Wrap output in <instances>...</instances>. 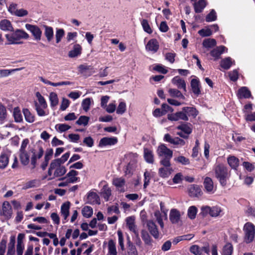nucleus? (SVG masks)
<instances>
[{
    "mask_svg": "<svg viewBox=\"0 0 255 255\" xmlns=\"http://www.w3.org/2000/svg\"><path fill=\"white\" fill-rule=\"evenodd\" d=\"M217 19L216 12L214 9H212L210 13L206 17L207 22H211L216 20Z\"/></svg>",
    "mask_w": 255,
    "mask_h": 255,
    "instance_id": "61",
    "label": "nucleus"
},
{
    "mask_svg": "<svg viewBox=\"0 0 255 255\" xmlns=\"http://www.w3.org/2000/svg\"><path fill=\"white\" fill-rule=\"evenodd\" d=\"M190 251L195 255H201L202 250L197 245H193L190 248Z\"/></svg>",
    "mask_w": 255,
    "mask_h": 255,
    "instance_id": "64",
    "label": "nucleus"
},
{
    "mask_svg": "<svg viewBox=\"0 0 255 255\" xmlns=\"http://www.w3.org/2000/svg\"><path fill=\"white\" fill-rule=\"evenodd\" d=\"M237 96L239 99H247L251 97V93L247 87H243L238 91Z\"/></svg>",
    "mask_w": 255,
    "mask_h": 255,
    "instance_id": "28",
    "label": "nucleus"
},
{
    "mask_svg": "<svg viewBox=\"0 0 255 255\" xmlns=\"http://www.w3.org/2000/svg\"><path fill=\"white\" fill-rule=\"evenodd\" d=\"M181 214L180 212L176 209L170 210L169 220L172 224L178 223L180 220Z\"/></svg>",
    "mask_w": 255,
    "mask_h": 255,
    "instance_id": "20",
    "label": "nucleus"
},
{
    "mask_svg": "<svg viewBox=\"0 0 255 255\" xmlns=\"http://www.w3.org/2000/svg\"><path fill=\"white\" fill-rule=\"evenodd\" d=\"M87 202L90 204H100V199L98 195L94 192L88 193L87 198Z\"/></svg>",
    "mask_w": 255,
    "mask_h": 255,
    "instance_id": "19",
    "label": "nucleus"
},
{
    "mask_svg": "<svg viewBox=\"0 0 255 255\" xmlns=\"http://www.w3.org/2000/svg\"><path fill=\"white\" fill-rule=\"evenodd\" d=\"M201 214L203 216H206L209 214L212 217H217L222 216L223 210L218 206L210 207L208 206H204L201 207Z\"/></svg>",
    "mask_w": 255,
    "mask_h": 255,
    "instance_id": "5",
    "label": "nucleus"
},
{
    "mask_svg": "<svg viewBox=\"0 0 255 255\" xmlns=\"http://www.w3.org/2000/svg\"><path fill=\"white\" fill-rule=\"evenodd\" d=\"M141 24L145 32L148 34H151L152 32V30L146 19H142Z\"/></svg>",
    "mask_w": 255,
    "mask_h": 255,
    "instance_id": "57",
    "label": "nucleus"
},
{
    "mask_svg": "<svg viewBox=\"0 0 255 255\" xmlns=\"http://www.w3.org/2000/svg\"><path fill=\"white\" fill-rule=\"evenodd\" d=\"M89 118L85 116H81L76 121V124L79 126H86L88 124Z\"/></svg>",
    "mask_w": 255,
    "mask_h": 255,
    "instance_id": "54",
    "label": "nucleus"
},
{
    "mask_svg": "<svg viewBox=\"0 0 255 255\" xmlns=\"http://www.w3.org/2000/svg\"><path fill=\"white\" fill-rule=\"evenodd\" d=\"M176 129L180 130L177 132V135L183 138H187L192 132V126L190 123H184L178 126Z\"/></svg>",
    "mask_w": 255,
    "mask_h": 255,
    "instance_id": "7",
    "label": "nucleus"
},
{
    "mask_svg": "<svg viewBox=\"0 0 255 255\" xmlns=\"http://www.w3.org/2000/svg\"><path fill=\"white\" fill-rule=\"evenodd\" d=\"M36 96L38 101V103H37L38 105H40V106L42 108H47V105L46 101L40 93L39 92H37L36 93Z\"/></svg>",
    "mask_w": 255,
    "mask_h": 255,
    "instance_id": "56",
    "label": "nucleus"
},
{
    "mask_svg": "<svg viewBox=\"0 0 255 255\" xmlns=\"http://www.w3.org/2000/svg\"><path fill=\"white\" fill-rule=\"evenodd\" d=\"M188 192L191 197H199L202 193L201 188L197 185H191L188 188Z\"/></svg>",
    "mask_w": 255,
    "mask_h": 255,
    "instance_id": "18",
    "label": "nucleus"
},
{
    "mask_svg": "<svg viewBox=\"0 0 255 255\" xmlns=\"http://www.w3.org/2000/svg\"><path fill=\"white\" fill-rule=\"evenodd\" d=\"M49 100L50 102L51 107H54L58 103V99L57 94L51 92L49 95Z\"/></svg>",
    "mask_w": 255,
    "mask_h": 255,
    "instance_id": "51",
    "label": "nucleus"
},
{
    "mask_svg": "<svg viewBox=\"0 0 255 255\" xmlns=\"http://www.w3.org/2000/svg\"><path fill=\"white\" fill-rule=\"evenodd\" d=\"M234 62L230 57H227L221 61V67L225 70L229 69Z\"/></svg>",
    "mask_w": 255,
    "mask_h": 255,
    "instance_id": "41",
    "label": "nucleus"
},
{
    "mask_svg": "<svg viewBox=\"0 0 255 255\" xmlns=\"http://www.w3.org/2000/svg\"><path fill=\"white\" fill-rule=\"evenodd\" d=\"M125 183V180L122 177L115 178L113 180V184L121 192H125L124 185Z\"/></svg>",
    "mask_w": 255,
    "mask_h": 255,
    "instance_id": "23",
    "label": "nucleus"
},
{
    "mask_svg": "<svg viewBox=\"0 0 255 255\" xmlns=\"http://www.w3.org/2000/svg\"><path fill=\"white\" fill-rule=\"evenodd\" d=\"M5 37L9 44H19V41L21 39L28 38V34L22 30L16 29L11 34H6Z\"/></svg>",
    "mask_w": 255,
    "mask_h": 255,
    "instance_id": "4",
    "label": "nucleus"
},
{
    "mask_svg": "<svg viewBox=\"0 0 255 255\" xmlns=\"http://www.w3.org/2000/svg\"><path fill=\"white\" fill-rule=\"evenodd\" d=\"M117 142L118 138L116 137H105L100 140L98 146L100 147L112 146L115 145Z\"/></svg>",
    "mask_w": 255,
    "mask_h": 255,
    "instance_id": "12",
    "label": "nucleus"
},
{
    "mask_svg": "<svg viewBox=\"0 0 255 255\" xmlns=\"http://www.w3.org/2000/svg\"><path fill=\"white\" fill-rule=\"evenodd\" d=\"M191 87L193 93L196 95L201 93L200 82L197 79H193L191 81Z\"/></svg>",
    "mask_w": 255,
    "mask_h": 255,
    "instance_id": "30",
    "label": "nucleus"
},
{
    "mask_svg": "<svg viewBox=\"0 0 255 255\" xmlns=\"http://www.w3.org/2000/svg\"><path fill=\"white\" fill-rule=\"evenodd\" d=\"M203 184L205 190L207 193L212 194L214 192L213 181L210 177H206Z\"/></svg>",
    "mask_w": 255,
    "mask_h": 255,
    "instance_id": "21",
    "label": "nucleus"
},
{
    "mask_svg": "<svg viewBox=\"0 0 255 255\" xmlns=\"http://www.w3.org/2000/svg\"><path fill=\"white\" fill-rule=\"evenodd\" d=\"M70 202H67L63 203L61 207V216L64 218L63 222L64 223L66 222L67 218L69 215Z\"/></svg>",
    "mask_w": 255,
    "mask_h": 255,
    "instance_id": "27",
    "label": "nucleus"
},
{
    "mask_svg": "<svg viewBox=\"0 0 255 255\" xmlns=\"http://www.w3.org/2000/svg\"><path fill=\"white\" fill-rule=\"evenodd\" d=\"M40 185V181L38 179H33L26 182L23 184L22 189L27 190L29 188L38 187Z\"/></svg>",
    "mask_w": 255,
    "mask_h": 255,
    "instance_id": "31",
    "label": "nucleus"
},
{
    "mask_svg": "<svg viewBox=\"0 0 255 255\" xmlns=\"http://www.w3.org/2000/svg\"><path fill=\"white\" fill-rule=\"evenodd\" d=\"M197 212V208L192 206L189 208L188 210V216L191 219H194L195 218Z\"/></svg>",
    "mask_w": 255,
    "mask_h": 255,
    "instance_id": "58",
    "label": "nucleus"
},
{
    "mask_svg": "<svg viewBox=\"0 0 255 255\" xmlns=\"http://www.w3.org/2000/svg\"><path fill=\"white\" fill-rule=\"evenodd\" d=\"M159 46L157 40L156 39L153 38L148 41L145 46V49L147 51L154 53L158 51Z\"/></svg>",
    "mask_w": 255,
    "mask_h": 255,
    "instance_id": "15",
    "label": "nucleus"
},
{
    "mask_svg": "<svg viewBox=\"0 0 255 255\" xmlns=\"http://www.w3.org/2000/svg\"><path fill=\"white\" fill-rule=\"evenodd\" d=\"M147 227L151 235L155 238L159 237V232L155 223L151 220L147 222Z\"/></svg>",
    "mask_w": 255,
    "mask_h": 255,
    "instance_id": "17",
    "label": "nucleus"
},
{
    "mask_svg": "<svg viewBox=\"0 0 255 255\" xmlns=\"http://www.w3.org/2000/svg\"><path fill=\"white\" fill-rule=\"evenodd\" d=\"M216 44V41L214 39H206L203 42V46L206 48H210Z\"/></svg>",
    "mask_w": 255,
    "mask_h": 255,
    "instance_id": "50",
    "label": "nucleus"
},
{
    "mask_svg": "<svg viewBox=\"0 0 255 255\" xmlns=\"http://www.w3.org/2000/svg\"><path fill=\"white\" fill-rule=\"evenodd\" d=\"M70 128L71 127L70 126L65 124H58L55 126V129L60 133L65 132L69 130Z\"/></svg>",
    "mask_w": 255,
    "mask_h": 255,
    "instance_id": "48",
    "label": "nucleus"
},
{
    "mask_svg": "<svg viewBox=\"0 0 255 255\" xmlns=\"http://www.w3.org/2000/svg\"><path fill=\"white\" fill-rule=\"evenodd\" d=\"M245 241L247 243H251L255 236V226L251 222L246 223L244 226Z\"/></svg>",
    "mask_w": 255,
    "mask_h": 255,
    "instance_id": "6",
    "label": "nucleus"
},
{
    "mask_svg": "<svg viewBox=\"0 0 255 255\" xmlns=\"http://www.w3.org/2000/svg\"><path fill=\"white\" fill-rule=\"evenodd\" d=\"M29 140L25 138L23 140L19 149V158L22 164L27 165L29 162L30 149L28 150L27 146Z\"/></svg>",
    "mask_w": 255,
    "mask_h": 255,
    "instance_id": "3",
    "label": "nucleus"
},
{
    "mask_svg": "<svg viewBox=\"0 0 255 255\" xmlns=\"http://www.w3.org/2000/svg\"><path fill=\"white\" fill-rule=\"evenodd\" d=\"M93 209L90 206H85L82 209L83 216L86 218L90 217L93 214Z\"/></svg>",
    "mask_w": 255,
    "mask_h": 255,
    "instance_id": "55",
    "label": "nucleus"
},
{
    "mask_svg": "<svg viewBox=\"0 0 255 255\" xmlns=\"http://www.w3.org/2000/svg\"><path fill=\"white\" fill-rule=\"evenodd\" d=\"M108 252L107 255H118L116 244L112 240H110L108 245Z\"/></svg>",
    "mask_w": 255,
    "mask_h": 255,
    "instance_id": "33",
    "label": "nucleus"
},
{
    "mask_svg": "<svg viewBox=\"0 0 255 255\" xmlns=\"http://www.w3.org/2000/svg\"><path fill=\"white\" fill-rule=\"evenodd\" d=\"M233 252V247L231 244L227 243L223 248L222 255H232Z\"/></svg>",
    "mask_w": 255,
    "mask_h": 255,
    "instance_id": "44",
    "label": "nucleus"
},
{
    "mask_svg": "<svg viewBox=\"0 0 255 255\" xmlns=\"http://www.w3.org/2000/svg\"><path fill=\"white\" fill-rule=\"evenodd\" d=\"M25 28L31 33L36 40L39 41L41 39L42 31L38 26L30 24H26Z\"/></svg>",
    "mask_w": 255,
    "mask_h": 255,
    "instance_id": "9",
    "label": "nucleus"
},
{
    "mask_svg": "<svg viewBox=\"0 0 255 255\" xmlns=\"http://www.w3.org/2000/svg\"><path fill=\"white\" fill-rule=\"evenodd\" d=\"M128 255H138L135 246L129 240L128 242Z\"/></svg>",
    "mask_w": 255,
    "mask_h": 255,
    "instance_id": "46",
    "label": "nucleus"
},
{
    "mask_svg": "<svg viewBox=\"0 0 255 255\" xmlns=\"http://www.w3.org/2000/svg\"><path fill=\"white\" fill-rule=\"evenodd\" d=\"M213 170L215 177L219 180L220 184L225 187L227 184V181L229 179L231 174L227 167L222 164H216Z\"/></svg>",
    "mask_w": 255,
    "mask_h": 255,
    "instance_id": "1",
    "label": "nucleus"
},
{
    "mask_svg": "<svg viewBox=\"0 0 255 255\" xmlns=\"http://www.w3.org/2000/svg\"><path fill=\"white\" fill-rule=\"evenodd\" d=\"M78 175V171L71 170L66 174L65 178H67V181H68L70 183H74L77 182L79 179V178L77 177Z\"/></svg>",
    "mask_w": 255,
    "mask_h": 255,
    "instance_id": "26",
    "label": "nucleus"
},
{
    "mask_svg": "<svg viewBox=\"0 0 255 255\" xmlns=\"http://www.w3.org/2000/svg\"><path fill=\"white\" fill-rule=\"evenodd\" d=\"M144 158L147 162L152 163L154 161L152 151L147 148H144Z\"/></svg>",
    "mask_w": 255,
    "mask_h": 255,
    "instance_id": "37",
    "label": "nucleus"
},
{
    "mask_svg": "<svg viewBox=\"0 0 255 255\" xmlns=\"http://www.w3.org/2000/svg\"><path fill=\"white\" fill-rule=\"evenodd\" d=\"M126 110V104L124 102H121L117 108L116 112L118 114L122 115Z\"/></svg>",
    "mask_w": 255,
    "mask_h": 255,
    "instance_id": "62",
    "label": "nucleus"
},
{
    "mask_svg": "<svg viewBox=\"0 0 255 255\" xmlns=\"http://www.w3.org/2000/svg\"><path fill=\"white\" fill-rule=\"evenodd\" d=\"M171 167H161L159 169V175L162 178H167L171 174Z\"/></svg>",
    "mask_w": 255,
    "mask_h": 255,
    "instance_id": "42",
    "label": "nucleus"
},
{
    "mask_svg": "<svg viewBox=\"0 0 255 255\" xmlns=\"http://www.w3.org/2000/svg\"><path fill=\"white\" fill-rule=\"evenodd\" d=\"M23 113L25 119V120L28 123H33L34 121V116L27 109H24L23 110Z\"/></svg>",
    "mask_w": 255,
    "mask_h": 255,
    "instance_id": "49",
    "label": "nucleus"
},
{
    "mask_svg": "<svg viewBox=\"0 0 255 255\" xmlns=\"http://www.w3.org/2000/svg\"><path fill=\"white\" fill-rule=\"evenodd\" d=\"M15 254V240L14 238H11L8 245L7 252L6 255H14Z\"/></svg>",
    "mask_w": 255,
    "mask_h": 255,
    "instance_id": "45",
    "label": "nucleus"
},
{
    "mask_svg": "<svg viewBox=\"0 0 255 255\" xmlns=\"http://www.w3.org/2000/svg\"><path fill=\"white\" fill-rule=\"evenodd\" d=\"M170 95L173 97L180 98L183 100L185 99L184 96L177 89H170L168 90Z\"/></svg>",
    "mask_w": 255,
    "mask_h": 255,
    "instance_id": "47",
    "label": "nucleus"
},
{
    "mask_svg": "<svg viewBox=\"0 0 255 255\" xmlns=\"http://www.w3.org/2000/svg\"><path fill=\"white\" fill-rule=\"evenodd\" d=\"M172 83L176 85L178 89H182L184 92H186V83L184 80L179 76H175L172 79Z\"/></svg>",
    "mask_w": 255,
    "mask_h": 255,
    "instance_id": "24",
    "label": "nucleus"
},
{
    "mask_svg": "<svg viewBox=\"0 0 255 255\" xmlns=\"http://www.w3.org/2000/svg\"><path fill=\"white\" fill-rule=\"evenodd\" d=\"M32 155L31 158V168L34 169L37 165V160L41 158L43 155L44 150L41 146H38L37 149H30Z\"/></svg>",
    "mask_w": 255,
    "mask_h": 255,
    "instance_id": "8",
    "label": "nucleus"
},
{
    "mask_svg": "<svg viewBox=\"0 0 255 255\" xmlns=\"http://www.w3.org/2000/svg\"><path fill=\"white\" fill-rule=\"evenodd\" d=\"M65 35V31L62 28H56L55 38L56 43H59Z\"/></svg>",
    "mask_w": 255,
    "mask_h": 255,
    "instance_id": "52",
    "label": "nucleus"
},
{
    "mask_svg": "<svg viewBox=\"0 0 255 255\" xmlns=\"http://www.w3.org/2000/svg\"><path fill=\"white\" fill-rule=\"evenodd\" d=\"M163 139L165 141L169 142L171 144L183 146L185 144V141L178 137H172L169 133L164 135Z\"/></svg>",
    "mask_w": 255,
    "mask_h": 255,
    "instance_id": "13",
    "label": "nucleus"
},
{
    "mask_svg": "<svg viewBox=\"0 0 255 255\" xmlns=\"http://www.w3.org/2000/svg\"><path fill=\"white\" fill-rule=\"evenodd\" d=\"M157 152L158 156L163 157H172L173 155L172 151L164 144H162L158 147Z\"/></svg>",
    "mask_w": 255,
    "mask_h": 255,
    "instance_id": "14",
    "label": "nucleus"
},
{
    "mask_svg": "<svg viewBox=\"0 0 255 255\" xmlns=\"http://www.w3.org/2000/svg\"><path fill=\"white\" fill-rule=\"evenodd\" d=\"M66 172L65 167L58 160L54 159L52 161L48 171L49 175L53 174L55 177H58L64 175Z\"/></svg>",
    "mask_w": 255,
    "mask_h": 255,
    "instance_id": "2",
    "label": "nucleus"
},
{
    "mask_svg": "<svg viewBox=\"0 0 255 255\" xmlns=\"http://www.w3.org/2000/svg\"><path fill=\"white\" fill-rule=\"evenodd\" d=\"M6 117V111L5 108L0 104V123L2 124Z\"/></svg>",
    "mask_w": 255,
    "mask_h": 255,
    "instance_id": "60",
    "label": "nucleus"
},
{
    "mask_svg": "<svg viewBox=\"0 0 255 255\" xmlns=\"http://www.w3.org/2000/svg\"><path fill=\"white\" fill-rule=\"evenodd\" d=\"M182 110L186 114L188 117L191 116L194 118L198 114V111L194 107H185L182 108Z\"/></svg>",
    "mask_w": 255,
    "mask_h": 255,
    "instance_id": "34",
    "label": "nucleus"
},
{
    "mask_svg": "<svg viewBox=\"0 0 255 255\" xmlns=\"http://www.w3.org/2000/svg\"><path fill=\"white\" fill-rule=\"evenodd\" d=\"M141 236L145 245L147 246H151L152 239L146 231L145 230H142L141 231Z\"/></svg>",
    "mask_w": 255,
    "mask_h": 255,
    "instance_id": "38",
    "label": "nucleus"
},
{
    "mask_svg": "<svg viewBox=\"0 0 255 255\" xmlns=\"http://www.w3.org/2000/svg\"><path fill=\"white\" fill-rule=\"evenodd\" d=\"M227 161L230 167L234 169H237L239 165V159L234 156H229Z\"/></svg>",
    "mask_w": 255,
    "mask_h": 255,
    "instance_id": "36",
    "label": "nucleus"
},
{
    "mask_svg": "<svg viewBox=\"0 0 255 255\" xmlns=\"http://www.w3.org/2000/svg\"><path fill=\"white\" fill-rule=\"evenodd\" d=\"M168 119L171 121H178L179 120H182L184 121H187L189 118L182 110V111L178 112L175 113L168 114Z\"/></svg>",
    "mask_w": 255,
    "mask_h": 255,
    "instance_id": "11",
    "label": "nucleus"
},
{
    "mask_svg": "<svg viewBox=\"0 0 255 255\" xmlns=\"http://www.w3.org/2000/svg\"><path fill=\"white\" fill-rule=\"evenodd\" d=\"M92 99L89 98H86L82 102V107L83 109L85 111L87 112L90 107L91 101Z\"/></svg>",
    "mask_w": 255,
    "mask_h": 255,
    "instance_id": "59",
    "label": "nucleus"
},
{
    "mask_svg": "<svg viewBox=\"0 0 255 255\" xmlns=\"http://www.w3.org/2000/svg\"><path fill=\"white\" fill-rule=\"evenodd\" d=\"M13 115L15 122L20 123L22 121V116L18 108H14Z\"/></svg>",
    "mask_w": 255,
    "mask_h": 255,
    "instance_id": "53",
    "label": "nucleus"
},
{
    "mask_svg": "<svg viewBox=\"0 0 255 255\" xmlns=\"http://www.w3.org/2000/svg\"><path fill=\"white\" fill-rule=\"evenodd\" d=\"M23 235L19 234L17 237V244L16 246V254L17 255H22L23 251L24 249V246L23 243L20 241V238L22 237Z\"/></svg>",
    "mask_w": 255,
    "mask_h": 255,
    "instance_id": "39",
    "label": "nucleus"
},
{
    "mask_svg": "<svg viewBox=\"0 0 255 255\" xmlns=\"http://www.w3.org/2000/svg\"><path fill=\"white\" fill-rule=\"evenodd\" d=\"M0 29L4 31H13L14 29L11 22L6 19L0 21Z\"/></svg>",
    "mask_w": 255,
    "mask_h": 255,
    "instance_id": "22",
    "label": "nucleus"
},
{
    "mask_svg": "<svg viewBox=\"0 0 255 255\" xmlns=\"http://www.w3.org/2000/svg\"><path fill=\"white\" fill-rule=\"evenodd\" d=\"M43 26L44 28V34L47 41L49 42H51L54 37V31L53 28L46 25H43Z\"/></svg>",
    "mask_w": 255,
    "mask_h": 255,
    "instance_id": "29",
    "label": "nucleus"
},
{
    "mask_svg": "<svg viewBox=\"0 0 255 255\" xmlns=\"http://www.w3.org/2000/svg\"><path fill=\"white\" fill-rule=\"evenodd\" d=\"M17 4L15 3H11L9 4V6L7 8L8 11L13 15H15L16 12L17 11Z\"/></svg>",
    "mask_w": 255,
    "mask_h": 255,
    "instance_id": "63",
    "label": "nucleus"
},
{
    "mask_svg": "<svg viewBox=\"0 0 255 255\" xmlns=\"http://www.w3.org/2000/svg\"><path fill=\"white\" fill-rule=\"evenodd\" d=\"M206 5V2L205 0H199L194 4L195 11L196 13L201 12Z\"/></svg>",
    "mask_w": 255,
    "mask_h": 255,
    "instance_id": "40",
    "label": "nucleus"
},
{
    "mask_svg": "<svg viewBox=\"0 0 255 255\" xmlns=\"http://www.w3.org/2000/svg\"><path fill=\"white\" fill-rule=\"evenodd\" d=\"M126 225L129 231L133 234L138 232L137 226L135 224V218L134 216H130L126 218Z\"/></svg>",
    "mask_w": 255,
    "mask_h": 255,
    "instance_id": "16",
    "label": "nucleus"
},
{
    "mask_svg": "<svg viewBox=\"0 0 255 255\" xmlns=\"http://www.w3.org/2000/svg\"><path fill=\"white\" fill-rule=\"evenodd\" d=\"M100 194L101 196L106 201H108L109 200L110 197L112 194V191L108 184L106 183L103 186L101 190Z\"/></svg>",
    "mask_w": 255,
    "mask_h": 255,
    "instance_id": "25",
    "label": "nucleus"
},
{
    "mask_svg": "<svg viewBox=\"0 0 255 255\" xmlns=\"http://www.w3.org/2000/svg\"><path fill=\"white\" fill-rule=\"evenodd\" d=\"M11 152L6 149L3 150L0 154V169H5L8 165Z\"/></svg>",
    "mask_w": 255,
    "mask_h": 255,
    "instance_id": "10",
    "label": "nucleus"
},
{
    "mask_svg": "<svg viewBox=\"0 0 255 255\" xmlns=\"http://www.w3.org/2000/svg\"><path fill=\"white\" fill-rule=\"evenodd\" d=\"M227 51V48L224 46H220L213 49L211 52V55L214 57L218 58L221 54Z\"/></svg>",
    "mask_w": 255,
    "mask_h": 255,
    "instance_id": "35",
    "label": "nucleus"
},
{
    "mask_svg": "<svg viewBox=\"0 0 255 255\" xmlns=\"http://www.w3.org/2000/svg\"><path fill=\"white\" fill-rule=\"evenodd\" d=\"M2 213L6 217L10 216L12 214L11 207L8 202H4L2 207Z\"/></svg>",
    "mask_w": 255,
    "mask_h": 255,
    "instance_id": "43",
    "label": "nucleus"
},
{
    "mask_svg": "<svg viewBox=\"0 0 255 255\" xmlns=\"http://www.w3.org/2000/svg\"><path fill=\"white\" fill-rule=\"evenodd\" d=\"M82 47L78 44H75L73 49L69 52L68 55L71 58H74L79 56L81 54Z\"/></svg>",
    "mask_w": 255,
    "mask_h": 255,
    "instance_id": "32",
    "label": "nucleus"
}]
</instances>
